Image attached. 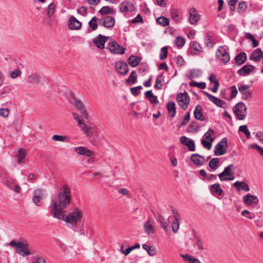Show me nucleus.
I'll list each match as a JSON object with an SVG mask.
<instances>
[{"mask_svg": "<svg viewBox=\"0 0 263 263\" xmlns=\"http://www.w3.org/2000/svg\"><path fill=\"white\" fill-rule=\"evenodd\" d=\"M71 192L66 184L63 185L59 189L58 201L52 199L49 206L51 215L54 218H60L65 209L70 204Z\"/></svg>", "mask_w": 263, "mask_h": 263, "instance_id": "nucleus-1", "label": "nucleus"}, {"mask_svg": "<svg viewBox=\"0 0 263 263\" xmlns=\"http://www.w3.org/2000/svg\"><path fill=\"white\" fill-rule=\"evenodd\" d=\"M57 218L64 221L68 228H72L81 222L83 212L80 209L75 207L71 209L67 214L64 211L62 217Z\"/></svg>", "mask_w": 263, "mask_h": 263, "instance_id": "nucleus-2", "label": "nucleus"}, {"mask_svg": "<svg viewBox=\"0 0 263 263\" xmlns=\"http://www.w3.org/2000/svg\"><path fill=\"white\" fill-rule=\"evenodd\" d=\"M9 245L15 248L16 252L22 256H28L33 253L29 250V245L27 242L13 240L10 242Z\"/></svg>", "mask_w": 263, "mask_h": 263, "instance_id": "nucleus-3", "label": "nucleus"}, {"mask_svg": "<svg viewBox=\"0 0 263 263\" xmlns=\"http://www.w3.org/2000/svg\"><path fill=\"white\" fill-rule=\"evenodd\" d=\"M233 110L238 120H243L246 118L247 108L243 103L239 102L236 104L233 107Z\"/></svg>", "mask_w": 263, "mask_h": 263, "instance_id": "nucleus-4", "label": "nucleus"}, {"mask_svg": "<svg viewBox=\"0 0 263 263\" xmlns=\"http://www.w3.org/2000/svg\"><path fill=\"white\" fill-rule=\"evenodd\" d=\"M214 133V132L213 129H209L203 135L201 140L203 146L208 149H210L212 147V143L215 139Z\"/></svg>", "mask_w": 263, "mask_h": 263, "instance_id": "nucleus-5", "label": "nucleus"}, {"mask_svg": "<svg viewBox=\"0 0 263 263\" xmlns=\"http://www.w3.org/2000/svg\"><path fill=\"white\" fill-rule=\"evenodd\" d=\"M233 168L234 165L232 164L225 167L224 171L218 175L220 180L221 181L233 180L234 179V173L232 172Z\"/></svg>", "mask_w": 263, "mask_h": 263, "instance_id": "nucleus-6", "label": "nucleus"}, {"mask_svg": "<svg viewBox=\"0 0 263 263\" xmlns=\"http://www.w3.org/2000/svg\"><path fill=\"white\" fill-rule=\"evenodd\" d=\"M177 101L180 107L183 109H187L190 99L187 92L179 93L177 95Z\"/></svg>", "mask_w": 263, "mask_h": 263, "instance_id": "nucleus-7", "label": "nucleus"}, {"mask_svg": "<svg viewBox=\"0 0 263 263\" xmlns=\"http://www.w3.org/2000/svg\"><path fill=\"white\" fill-rule=\"evenodd\" d=\"M216 57L224 64L227 63L230 59L229 53L223 46L218 47L216 52Z\"/></svg>", "mask_w": 263, "mask_h": 263, "instance_id": "nucleus-8", "label": "nucleus"}, {"mask_svg": "<svg viewBox=\"0 0 263 263\" xmlns=\"http://www.w3.org/2000/svg\"><path fill=\"white\" fill-rule=\"evenodd\" d=\"M227 148V139L223 138L220 142L216 144L214 150V154L216 156L222 155L226 153Z\"/></svg>", "mask_w": 263, "mask_h": 263, "instance_id": "nucleus-9", "label": "nucleus"}, {"mask_svg": "<svg viewBox=\"0 0 263 263\" xmlns=\"http://www.w3.org/2000/svg\"><path fill=\"white\" fill-rule=\"evenodd\" d=\"M238 90L241 95L242 99L243 100H250L252 97V92L250 89V86L238 84Z\"/></svg>", "mask_w": 263, "mask_h": 263, "instance_id": "nucleus-10", "label": "nucleus"}, {"mask_svg": "<svg viewBox=\"0 0 263 263\" xmlns=\"http://www.w3.org/2000/svg\"><path fill=\"white\" fill-rule=\"evenodd\" d=\"M120 11L122 13L132 12L135 10V6L132 0H125L119 6Z\"/></svg>", "mask_w": 263, "mask_h": 263, "instance_id": "nucleus-11", "label": "nucleus"}, {"mask_svg": "<svg viewBox=\"0 0 263 263\" xmlns=\"http://www.w3.org/2000/svg\"><path fill=\"white\" fill-rule=\"evenodd\" d=\"M108 49L114 54H123L125 50V48L121 46L115 41H112L109 43Z\"/></svg>", "mask_w": 263, "mask_h": 263, "instance_id": "nucleus-12", "label": "nucleus"}, {"mask_svg": "<svg viewBox=\"0 0 263 263\" xmlns=\"http://www.w3.org/2000/svg\"><path fill=\"white\" fill-rule=\"evenodd\" d=\"M74 103V106L77 108V109L80 111V114L86 119H88L89 116L87 112V111L85 109V106H84L82 102L79 100L77 99L75 97H72Z\"/></svg>", "mask_w": 263, "mask_h": 263, "instance_id": "nucleus-13", "label": "nucleus"}, {"mask_svg": "<svg viewBox=\"0 0 263 263\" xmlns=\"http://www.w3.org/2000/svg\"><path fill=\"white\" fill-rule=\"evenodd\" d=\"M189 22L192 25H196L200 19V15L198 13L195 8H192L189 10Z\"/></svg>", "mask_w": 263, "mask_h": 263, "instance_id": "nucleus-14", "label": "nucleus"}, {"mask_svg": "<svg viewBox=\"0 0 263 263\" xmlns=\"http://www.w3.org/2000/svg\"><path fill=\"white\" fill-rule=\"evenodd\" d=\"M79 127L80 128L84 134L87 137H91L96 128L95 126H87L84 122L82 123H80Z\"/></svg>", "mask_w": 263, "mask_h": 263, "instance_id": "nucleus-15", "label": "nucleus"}, {"mask_svg": "<svg viewBox=\"0 0 263 263\" xmlns=\"http://www.w3.org/2000/svg\"><path fill=\"white\" fill-rule=\"evenodd\" d=\"M203 93L211 101L213 102L217 106L223 108H225L226 107V103L222 100L212 96L205 91H204Z\"/></svg>", "mask_w": 263, "mask_h": 263, "instance_id": "nucleus-16", "label": "nucleus"}, {"mask_svg": "<svg viewBox=\"0 0 263 263\" xmlns=\"http://www.w3.org/2000/svg\"><path fill=\"white\" fill-rule=\"evenodd\" d=\"M259 200L257 196L251 195L250 193L247 194L243 197V202L246 205H257Z\"/></svg>", "mask_w": 263, "mask_h": 263, "instance_id": "nucleus-17", "label": "nucleus"}, {"mask_svg": "<svg viewBox=\"0 0 263 263\" xmlns=\"http://www.w3.org/2000/svg\"><path fill=\"white\" fill-rule=\"evenodd\" d=\"M180 140L181 143L187 146L189 151H194L195 150V143L192 139L185 136H182L180 138Z\"/></svg>", "mask_w": 263, "mask_h": 263, "instance_id": "nucleus-18", "label": "nucleus"}, {"mask_svg": "<svg viewBox=\"0 0 263 263\" xmlns=\"http://www.w3.org/2000/svg\"><path fill=\"white\" fill-rule=\"evenodd\" d=\"M116 69L117 71L121 74H126L128 72V65L126 63L119 61L116 63Z\"/></svg>", "mask_w": 263, "mask_h": 263, "instance_id": "nucleus-19", "label": "nucleus"}, {"mask_svg": "<svg viewBox=\"0 0 263 263\" xmlns=\"http://www.w3.org/2000/svg\"><path fill=\"white\" fill-rule=\"evenodd\" d=\"M172 213L174 215V219L172 223V230L173 231L176 233L178 232L179 228V221L180 214L178 212L175 210H172Z\"/></svg>", "mask_w": 263, "mask_h": 263, "instance_id": "nucleus-20", "label": "nucleus"}, {"mask_svg": "<svg viewBox=\"0 0 263 263\" xmlns=\"http://www.w3.org/2000/svg\"><path fill=\"white\" fill-rule=\"evenodd\" d=\"M144 229L147 234H154L155 233L156 228L154 226V222L148 218V220L144 223Z\"/></svg>", "mask_w": 263, "mask_h": 263, "instance_id": "nucleus-21", "label": "nucleus"}, {"mask_svg": "<svg viewBox=\"0 0 263 263\" xmlns=\"http://www.w3.org/2000/svg\"><path fill=\"white\" fill-rule=\"evenodd\" d=\"M210 191L211 194L216 197L221 195L223 192L222 189L220 187V184L218 183L211 185Z\"/></svg>", "mask_w": 263, "mask_h": 263, "instance_id": "nucleus-22", "label": "nucleus"}, {"mask_svg": "<svg viewBox=\"0 0 263 263\" xmlns=\"http://www.w3.org/2000/svg\"><path fill=\"white\" fill-rule=\"evenodd\" d=\"M191 160L196 165L202 166L204 164L205 160L203 156L198 154H194L191 157Z\"/></svg>", "mask_w": 263, "mask_h": 263, "instance_id": "nucleus-23", "label": "nucleus"}, {"mask_svg": "<svg viewBox=\"0 0 263 263\" xmlns=\"http://www.w3.org/2000/svg\"><path fill=\"white\" fill-rule=\"evenodd\" d=\"M45 191L42 189H37L34 191V195L32 198V201L36 205L37 203L45 197Z\"/></svg>", "mask_w": 263, "mask_h": 263, "instance_id": "nucleus-24", "label": "nucleus"}, {"mask_svg": "<svg viewBox=\"0 0 263 263\" xmlns=\"http://www.w3.org/2000/svg\"><path fill=\"white\" fill-rule=\"evenodd\" d=\"M68 25L71 30H78L82 26L81 23L73 16L70 17Z\"/></svg>", "mask_w": 263, "mask_h": 263, "instance_id": "nucleus-25", "label": "nucleus"}, {"mask_svg": "<svg viewBox=\"0 0 263 263\" xmlns=\"http://www.w3.org/2000/svg\"><path fill=\"white\" fill-rule=\"evenodd\" d=\"M254 70V67L252 65H246L243 66L238 71V73L240 76H245L249 74Z\"/></svg>", "mask_w": 263, "mask_h": 263, "instance_id": "nucleus-26", "label": "nucleus"}, {"mask_svg": "<svg viewBox=\"0 0 263 263\" xmlns=\"http://www.w3.org/2000/svg\"><path fill=\"white\" fill-rule=\"evenodd\" d=\"M75 152L79 155L86 157H91L93 155L92 152L83 146H79L75 148Z\"/></svg>", "mask_w": 263, "mask_h": 263, "instance_id": "nucleus-27", "label": "nucleus"}, {"mask_svg": "<svg viewBox=\"0 0 263 263\" xmlns=\"http://www.w3.org/2000/svg\"><path fill=\"white\" fill-rule=\"evenodd\" d=\"M263 58V52L259 49H256L254 50L251 55L250 59L254 62H259Z\"/></svg>", "mask_w": 263, "mask_h": 263, "instance_id": "nucleus-28", "label": "nucleus"}, {"mask_svg": "<svg viewBox=\"0 0 263 263\" xmlns=\"http://www.w3.org/2000/svg\"><path fill=\"white\" fill-rule=\"evenodd\" d=\"M108 39V37L104 36L102 35H99L97 39H95L93 41L94 43L100 49H103L104 48V44L106 40Z\"/></svg>", "mask_w": 263, "mask_h": 263, "instance_id": "nucleus-29", "label": "nucleus"}, {"mask_svg": "<svg viewBox=\"0 0 263 263\" xmlns=\"http://www.w3.org/2000/svg\"><path fill=\"white\" fill-rule=\"evenodd\" d=\"M202 51V47L197 42H193L191 48H190V52L191 54L196 55L198 54Z\"/></svg>", "mask_w": 263, "mask_h": 263, "instance_id": "nucleus-30", "label": "nucleus"}, {"mask_svg": "<svg viewBox=\"0 0 263 263\" xmlns=\"http://www.w3.org/2000/svg\"><path fill=\"white\" fill-rule=\"evenodd\" d=\"M115 23V20L114 17L107 16L103 18L102 24L106 28H111L114 26Z\"/></svg>", "mask_w": 263, "mask_h": 263, "instance_id": "nucleus-31", "label": "nucleus"}, {"mask_svg": "<svg viewBox=\"0 0 263 263\" xmlns=\"http://www.w3.org/2000/svg\"><path fill=\"white\" fill-rule=\"evenodd\" d=\"M234 187H235L238 191H240L242 190L246 192L250 191V187L248 184L243 181H237L233 184Z\"/></svg>", "mask_w": 263, "mask_h": 263, "instance_id": "nucleus-32", "label": "nucleus"}, {"mask_svg": "<svg viewBox=\"0 0 263 263\" xmlns=\"http://www.w3.org/2000/svg\"><path fill=\"white\" fill-rule=\"evenodd\" d=\"M194 116L197 120L203 121L205 119L202 114V109L200 105H197L194 111Z\"/></svg>", "mask_w": 263, "mask_h": 263, "instance_id": "nucleus-33", "label": "nucleus"}, {"mask_svg": "<svg viewBox=\"0 0 263 263\" xmlns=\"http://www.w3.org/2000/svg\"><path fill=\"white\" fill-rule=\"evenodd\" d=\"M172 18L175 23L179 24L181 22L182 18L180 16V12L179 10L176 9H172L170 11Z\"/></svg>", "mask_w": 263, "mask_h": 263, "instance_id": "nucleus-34", "label": "nucleus"}, {"mask_svg": "<svg viewBox=\"0 0 263 263\" xmlns=\"http://www.w3.org/2000/svg\"><path fill=\"white\" fill-rule=\"evenodd\" d=\"M141 60L140 57L132 55L128 59V62L132 67H135L140 63Z\"/></svg>", "mask_w": 263, "mask_h": 263, "instance_id": "nucleus-35", "label": "nucleus"}, {"mask_svg": "<svg viewBox=\"0 0 263 263\" xmlns=\"http://www.w3.org/2000/svg\"><path fill=\"white\" fill-rule=\"evenodd\" d=\"M247 60V54L245 52H240L235 58V61L237 65H241Z\"/></svg>", "mask_w": 263, "mask_h": 263, "instance_id": "nucleus-36", "label": "nucleus"}, {"mask_svg": "<svg viewBox=\"0 0 263 263\" xmlns=\"http://www.w3.org/2000/svg\"><path fill=\"white\" fill-rule=\"evenodd\" d=\"M209 80L211 83H213L214 84V86L211 89L212 91L213 92H216L218 89L219 84L216 76L213 74H211L209 77Z\"/></svg>", "mask_w": 263, "mask_h": 263, "instance_id": "nucleus-37", "label": "nucleus"}, {"mask_svg": "<svg viewBox=\"0 0 263 263\" xmlns=\"http://www.w3.org/2000/svg\"><path fill=\"white\" fill-rule=\"evenodd\" d=\"M145 96L152 104H157L158 103L157 97L154 96L151 90L146 91Z\"/></svg>", "mask_w": 263, "mask_h": 263, "instance_id": "nucleus-38", "label": "nucleus"}, {"mask_svg": "<svg viewBox=\"0 0 263 263\" xmlns=\"http://www.w3.org/2000/svg\"><path fill=\"white\" fill-rule=\"evenodd\" d=\"M166 107L170 116L172 118L174 117L176 112L175 104L174 102L170 101L168 102Z\"/></svg>", "mask_w": 263, "mask_h": 263, "instance_id": "nucleus-39", "label": "nucleus"}, {"mask_svg": "<svg viewBox=\"0 0 263 263\" xmlns=\"http://www.w3.org/2000/svg\"><path fill=\"white\" fill-rule=\"evenodd\" d=\"M163 82L164 79L162 75L158 76L156 80L155 84L154 85V88L156 89H161L163 87Z\"/></svg>", "mask_w": 263, "mask_h": 263, "instance_id": "nucleus-40", "label": "nucleus"}, {"mask_svg": "<svg viewBox=\"0 0 263 263\" xmlns=\"http://www.w3.org/2000/svg\"><path fill=\"white\" fill-rule=\"evenodd\" d=\"M158 221L160 223V227L164 229L166 232H167L168 231V225L165 218L162 216H159L158 217Z\"/></svg>", "mask_w": 263, "mask_h": 263, "instance_id": "nucleus-41", "label": "nucleus"}, {"mask_svg": "<svg viewBox=\"0 0 263 263\" xmlns=\"http://www.w3.org/2000/svg\"><path fill=\"white\" fill-rule=\"evenodd\" d=\"M26 155V150L24 148H20L18 151L17 155V161L18 163H21L23 160L25 158Z\"/></svg>", "mask_w": 263, "mask_h": 263, "instance_id": "nucleus-42", "label": "nucleus"}, {"mask_svg": "<svg viewBox=\"0 0 263 263\" xmlns=\"http://www.w3.org/2000/svg\"><path fill=\"white\" fill-rule=\"evenodd\" d=\"M219 163V158H215L212 159L209 163V165L210 168L213 170H216L218 167V164Z\"/></svg>", "mask_w": 263, "mask_h": 263, "instance_id": "nucleus-43", "label": "nucleus"}, {"mask_svg": "<svg viewBox=\"0 0 263 263\" xmlns=\"http://www.w3.org/2000/svg\"><path fill=\"white\" fill-rule=\"evenodd\" d=\"M157 23L162 26L165 27L169 25V19L166 17L161 16L157 19Z\"/></svg>", "mask_w": 263, "mask_h": 263, "instance_id": "nucleus-44", "label": "nucleus"}, {"mask_svg": "<svg viewBox=\"0 0 263 263\" xmlns=\"http://www.w3.org/2000/svg\"><path fill=\"white\" fill-rule=\"evenodd\" d=\"M143 249L145 250L150 256H154L156 254L155 248L153 246H149L146 244L142 245Z\"/></svg>", "mask_w": 263, "mask_h": 263, "instance_id": "nucleus-45", "label": "nucleus"}, {"mask_svg": "<svg viewBox=\"0 0 263 263\" xmlns=\"http://www.w3.org/2000/svg\"><path fill=\"white\" fill-rule=\"evenodd\" d=\"M137 79V76L136 74V72L135 70H133L132 71L130 76L126 80V83H132V84H134L136 83Z\"/></svg>", "mask_w": 263, "mask_h": 263, "instance_id": "nucleus-46", "label": "nucleus"}, {"mask_svg": "<svg viewBox=\"0 0 263 263\" xmlns=\"http://www.w3.org/2000/svg\"><path fill=\"white\" fill-rule=\"evenodd\" d=\"M168 48L166 46L163 47L161 49L159 58L161 60H164L166 59L167 56Z\"/></svg>", "mask_w": 263, "mask_h": 263, "instance_id": "nucleus-47", "label": "nucleus"}, {"mask_svg": "<svg viewBox=\"0 0 263 263\" xmlns=\"http://www.w3.org/2000/svg\"><path fill=\"white\" fill-rule=\"evenodd\" d=\"M190 85L192 87H197L200 89H204L206 87V84L204 82H196L195 81H192L190 82Z\"/></svg>", "mask_w": 263, "mask_h": 263, "instance_id": "nucleus-48", "label": "nucleus"}, {"mask_svg": "<svg viewBox=\"0 0 263 263\" xmlns=\"http://www.w3.org/2000/svg\"><path fill=\"white\" fill-rule=\"evenodd\" d=\"M55 8V4L52 3L49 4L47 9V15L49 17H51L54 14Z\"/></svg>", "mask_w": 263, "mask_h": 263, "instance_id": "nucleus-49", "label": "nucleus"}, {"mask_svg": "<svg viewBox=\"0 0 263 263\" xmlns=\"http://www.w3.org/2000/svg\"><path fill=\"white\" fill-rule=\"evenodd\" d=\"M112 10V9L109 6H104L99 10V13L103 15L111 13Z\"/></svg>", "mask_w": 263, "mask_h": 263, "instance_id": "nucleus-50", "label": "nucleus"}, {"mask_svg": "<svg viewBox=\"0 0 263 263\" xmlns=\"http://www.w3.org/2000/svg\"><path fill=\"white\" fill-rule=\"evenodd\" d=\"M97 20L98 18L96 17H93L89 22V26L92 30H95L98 28Z\"/></svg>", "mask_w": 263, "mask_h": 263, "instance_id": "nucleus-51", "label": "nucleus"}, {"mask_svg": "<svg viewBox=\"0 0 263 263\" xmlns=\"http://www.w3.org/2000/svg\"><path fill=\"white\" fill-rule=\"evenodd\" d=\"M214 44V42L212 41V37L209 34H206L205 39V45L208 47L212 48Z\"/></svg>", "mask_w": 263, "mask_h": 263, "instance_id": "nucleus-52", "label": "nucleus"}, {"mask_svg": "<svg viewBox=\"0 0 263 263\" xmlns=\"http://www.w3.org/2000/svg\"><path fill=\"white\" fill-rule=\"evenodd\" d=\"M202 74V71L198 69H193L191 71L190 78L194 79L200 77Z\"/></svg>", "mask_w": 263, "mask_h": 263, "instance_id": "nucleus-53", "label": "nucleus"}, {"mask_svg": "<svg viewBox=\"0 0 263 263\" xmlns=\"http://www.w3.org/2000/svg\"><path fill=\"white\" fill-rule=\"evenodd\" d=\"M3 183L8 187L12 189L14 181L12 179H10L8 178H5L3 179Z\"/></svg>", "mask_w": 263, "mask_h": 263, "instance_id": "nucleus-54", "label": "nucleus"}, {"mask_svg": "<svg viewBox=\"0 0 263 263\" xmlns=\"http://www.w3.org/2000/svg\"><path fill=\"white\" fill-rule=\"evenodd\" d=\"M52 139L54 141L64 142L67 141V137L66 136L55 135L52 136Z\"/></svg>", "mask_w": 263, "mask_h": 263, "instance_id": "nucleus-55", "label": "nucleus"}, {"mask_svg": "<svg viewBox=\"0 0 263 263\" xmlns=\"http://www.w3.org/2000/svg\"><path fill=\"white\" fill-rule=\"evenodd\" d=\"M249 148H254L256 149L259 154L263 157V148L257 144H253L249 146Z\"/></svg>", "mask_w": 263, "mask_h": 263, "instance_id": "nucleus-56", "label": "nucleus"}, {"mask_svg": "<svg viewBox=\"0 0 263 263\" xmlns=\"http://www.w3.org/2000/svg\"><path fill=\"white\" fill-rule=\"evenodd\" d=\"M175 43L178 47H182L185 44V39L182 37H177L175 40Z\"/></svg>", "mask_w": 263, "mask_h": 263, "instance_id": "nucleus-57", "label": "nucleus"}, {"mask_svg": "<svg viewBox=\"0 0 263 263\" xmlns=\"http://www.w3.org/2000/svg\"><path fill=\"white\" fill-rule=\"evenodd\" d=\"M21 71L18 69H16L13 71H11L10 76L11 78L14 79L18 76H21Z\"/></svg>", "mask_w": 263, "mask_h": 263, "instance_id": "nucleus-58", "label": "nucleus"}, {"mask_svg": "<svg viewBox=\"0 0 263 263\" xmlns=\"http://www.w3.org/2000/svg\"><path fill=\"white\" fill-rule=\"evenodd\" d=\"M142 89V86H139L137 87L131 88L130 91L133 95L136 96L139 94L140 90Z\"/></svg>", "mask_w": 263, "mask_h": 263, "instance_id": "nucleus-59", "label": "nucleus"}, {"mask_svg": "<svg viewBox=\"0 0 263 263\" xmlns=\"http://www.w3.org/2000/svg\"><path fill=\"white\" fill-rule=\"evenodd\" d=\"M230 89L231 90L230 98L233 99L236 96L238 93V90L235 85L231 86Z\"/></svg>", "mask_w": 263, "mask_h": 263, "instance_id": "nucleus-60", "label": "nucleus"}, {"mask_svg": "<svg viewBox=\"0 0 263 263\" xmlns=\"http://www.w3.org/2000/svg\"><path fill=\"white\" fill-rule=\"evenodd\" d=\"M190 119V113L187 112L184 117L183 120L180 124V126L185 125L189 121Z\"/></svg>", "mask_w": 263, "mask_h": 263, "instance_id": "nucleus-61", "label": "nucleus"}, {"mask_svg": "<svg viewBox=\"0 0 263 263\" xmlns=\"http://www.w3.org/2000/svg\"><path fill=\"white\" fill-rule=\"evenodd\" d=\"M9 115V110L8 108H0V116L6 118Z\"/></svg>", "mask_w": 263, "mask_h": 263, "instance_id": "nucleus-62", "label": "nucleus"}, {"mask_svg": "<svg viewBox=\"0 0 263 263\" xmlns=\"http://www.w3.org/2000/svg\"><path fill=\"white\" fill-rule=\"evenodd\" d=\"M32 263H46V261L43 257L37 256L33 258Z\"/></svg>", "mask_w": 263, "mask_h": 263, "instance_id": "nucleus-63", "label": "nucleus"}, {"mask_svg": "<svg viewBox=\"0 0 263 263\" xmlns=\"http://www.w3.org/2000/svg\"><path fill=\"white\" fill-rule=\"evenodd\" d=\"M175 61L176 64L180 66L183 65L184 64L183 58L180 55L176 57L175 58Z\"/></svg>", "mask_w": 263, "mask_h": 263, "instance_id": "nucleus-64", "label": "nucleus"}]
</instances>
